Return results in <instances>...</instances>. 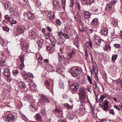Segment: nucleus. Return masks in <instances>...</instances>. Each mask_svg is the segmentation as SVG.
I'll return each mask as SVG.
<instances>
[{"label":"nucleus","instance_id":"f257e3e1","mask_svg":"<svg viewBox=\"0 0 122 122\" xmlns=\"http://www.w3.org/2000/svg\"><path fill=\"white\" fill-rule=\"evenodd\" d=\"M82 69L77 66H75L71 68L69 70V71L71 75L76 79H79L80 74L81 73Z\"/></svg>","mask_w":122,"mask_h":122},{"label":"nucleus","instance_id":"f03ea898","mask_svg":"<svg viewBox=\"0 0 122 122\" xmlns=\"http://www.w3.org/2000/svg\"><path fill=\"white\" fill-rule=\"evenodd\" d=\"M79 84L78 83L75 82L72 84L70 86V88L72 91H74L73 92L75 93L79 88Z\"/></svg>","mask_w":122,"mask_h":122},{"label":"nucleus","instance_id":"7ed1b4c3","mask_svg":"<svg viewBox=\"0 0 122 122\" xmlns=\"http://www.w3.org/2000/svg\"><path fill=\"white\" fill-rule=\"evenodd\" d=\"M79 91L80 99L81 100H82L85 97V89L84 88H82L80 89Z\"/></svg>","mask_w":122,"mask_h":122},{"label":"nucleus","instance_id":"20e7f679","mask_svg":"<svg viewBox=\"0 0 122 122\" xmlns=\"http://www.w3.org/2000/svg\"><path fill=\"white\" fill-rule=\"evenodd\" d=\"M4 74L7 77V81L10 82L11 80V79L10 77V73L9 70L8 69H5L4 70Z\"/></svg>","mask_w":122,"mask_h":122},{"label":"nucleus","instance_id":"39448f33","mask_svg":"<svg viewBox=\"0 0 122 122\" xmlns=\"http://www.w3.org/2000/svg\"><path fill=\"white\" fill-rule=\"evenodd\" d=\"M6 121L7 122H12L15 119L14 116L12 114H9L5 116Z\"/></svg>","mask_w":122,"mask_h":122},{"label":"nucleus","instance_id":"423d86ee","mask_svg":"<svg viewBox=\"0 0 122 122\" xmlns=\"http://www.w3.org/2000/svg\"><path fill=\"white\" fill-rule=\"evenodd\" d=\"M75 54V51H72L71 52L67 54L66 58L64 57V59H66L67 60H69L73 58V57Z\"/></svg>","mask_w":122,"mask_h":122},{"label":"nucleus","instance_id":"0eeeda50","mask_svg":"<svg viewBox=\"0 0 122 122\" xmlns=\"http://www.w3.org/2000/svg\"><path fill=\"white\" fill-rule=\"evenodd\" d=\"M17 31L18 33L23 32L25 30V27L23 25H18L17 27Z\"/></svg>","mask_w":122,"mask_h":122},{"label":"nucleus","instance_id":"6e6552de","mask_svg":"<svg viewBox=\"0 0 122 122\" xmlns=\"http://www.w3.org/2000/svg\"><path fill=\"white\" fill-rule=\"evenodd\" d=\"M74 15L75 20H76L77 18L78 20L79 21L80 23L81 21V18L78 12H76L74 14Z\"/></svg>","mask_w":122,"mask_h":122},{"label":"nucleus","instance_id":"1a4fd4ad","mask_svg":"<svg viewBox=\"0 0 122 122\" xmlns=\"http://www.w3.org/2000/svg\"><path fill=\"white\" fill-rule=\"evenodd\" d=\"M108 102L106 100L103 103V109L104 111H107V110L109 107L108 105Z\"/></svg>","mask_w":122,"mask_h":122},{"label":"nucleus","instance_id":"9d476101","mask_svg":"<svg viewBox=\"0 0 122 122\" xmlns=\"http://www.w3.org/2000/svg\"><path fill=\"white\" fill-rule=\"evenodd\" d=\"M47 16L48 18L50 20H53L55 18L54 12L52 11L49 12Z\"/></svg>","mask_w":122,"mask_h":122},{"label":"nucleus","instance_id":"9b49d317","mask_svg":"<svg viewBox=\"0 0 122 122\" xmlns=\"http://www.w3.org/2000/svg\"><path fill=\"white\" fill-rule=\"evenodd\" d=\"M62 68H63V66L61 64L55 66L54 70L57 72H59L61 71V69Z\"/></svg>","mask_w":122,"mask_h":122},{"label":"nucleus","instance_id":"f8f14e48","mask_svg":"<svg viewBox=\"0 0 122 122\" xmlns=\"http://www.w3.org/2000/svg\"><path fill=\"white\" fill-rule=\"evenodd\" d=\"M113 6L112 5V3H108L106 5V10L107 11H109L112 9Z\"/></svg>","mask_w":122,"mask_h":122},{"label":"nucleus","instance_id":"ddd939ff","mask_svg":"<svg viewBox=\"0 0 122 122\" xmlns=\"http://www.w3.org/2000/svg\"><path fill=\"white\" fill-rule=\"evenodd\" d=\"M34 117L36 119L38 122H41L42 121V118L41 116L39 113H37L35 115Z\"/></svg>","mask_w":122,"mask_h":122},{"label":"nucleus","instance_id":"4468645a","mask_svg":"<svg viewBox=\"0 0 122 122\" xmlns=\"http://www.w3.org/2000/svg\"><path fill=\"white\" fill-rule=\"evenodd\" d=\"M27 16L28 18L31 20H33L34 17L33 14L29 12H27Z\"/></svg>","mask_w":122,"mask_h":122},{"label":"nucleus","instance_id":"2eb2a0df","mask_svg":"<svg viewBox=\"0 0 122 122\" xmlns=\"http://www.w3.org/2000/svg\"><path fill=\"white\" fill-rule=\"evenodd\" d=\"M102 30L101 31V33L104 35H106L108 33V30L106 28H103V27L102 26Z\"/></svg>","mask_w":122,"mask_h":122},{"label":"nucleus","instance_id":"dca6fc26","mask_svg":"<svg viewBox=\"0 0 122 122\" xmlns=\"http://www.w3.org/2000/svg\"><path fill=\"white\" fill-rule=\"evenodd\" d=\"M101 40L98 37H96L94 40L95 44L97 45H99L101 43Z\"/></svg>","mask_w":122,"mask_h":122},{"label":"nucleus","instance_id":"f3484780","mask_svg":"<svg viewBox=\"0 0 122 122\" xmlns=\"http://www.w3.org/2000/svg\"><path fill=\"white\" fill-rule=\"evenodd\" d=\"M83 14L84 15L83 16L84 18H89L91 15V13L89 11L83 12Z\"/></svg>","mask_w":122,"mask_h":122},{"label":"nucleus","instance_id":"a211bd4d","mask_svg":"<svg viewBox=\"0 0 122 122\" xmlns=\"http://www.w3.org/2000/svg\"><path fill=\"white\" fill-rule=\"evenodd\" d=\"M100 98L98 99L99 101L100 102H102L104 99L106 97V95L105 94L101 95L100 96Z\"/></svg>","mask_w":122,"mask_h":122},{"label":"nucleus","instance_id":"6ab92c4d","mask_svg":"<svg viewBox=\"0 0 122 122\" xmlns=\"http://www.w3.org/2000/svg\"><path fill=\"white\" fill-rule=\"evenodd\" d=\"M98 20L97 19L95 18L93 20L92 22V25L97 26Z\"/></svg>","mask_w":122,"mask_h":122},{"label":"nucleus","instance_id":"aec40b11","mask_svg":"<svg viewBox=\"0 0 122 122\" xmlns=\"http://www.w3.org/2000/svg\"><path fill=\"white\" fill-rule=\"evenodd\" d=\"M57 41L58 44L62 45L64 41L63 38H60L57 39Z\"/></svg>","mask_w":122,"mask_h":122},{"label":"nucleus","instance_id":"412c9836","mask_svg":"<svg viewBox=\"0 0 122 122\" xmlns=\"http://www.w3.org/2000/svg\"><path fill=\"white\" fill-rule=\"evenodd\" d=\"M53 6L55 7L56 8H59L60 6V4L56 1H54L53 3Z\"/></svg>","mask_w":122,"mask_h":122},{"label":"nucleus","instance_id":"4be33fe9","mask_svg":"<svg viewBox=\"0 0 122 122\" xmlns=\"http://www.w3.org/2000/svg\"><path fill=\"white\" fill-rule=\"evenodd\" d=\"M41 99L43 102H46L47 103H49L50 102L47 97L45 96H43Z\"/></svg>","mask_w":122,"mask_h":122},{"label":"nucleus","instance_id":"5701e85b","mask_svg":"<svg viewBox=\"0 0 122 122\" xmlns=\"http://www.w3.org/2000/svg\"><path fill=\"white\" fill-rule=\"evenodd\" d=\"M104 49L105 51H109L111 49V46L109 44H107L104 47Z\"/></svg>","mask_w":122,"mask_h":122},{"label":"nucleus","instance_id":"b1692460","mask_svg":"<svg viewBox=\"0 0 122 122\" xmlns=\"http://www.w3.org/2000/svg\"><path fill=\"white\" fill-rule=\"evenodd\" d=\"M19 86L20 88L21 89L25 88V85L23 82H20L19 83Z\"/></svg>","mask_w":122,"mask_h":122},{"label":"nucleus","instance_id":"393cba45","mask_svg":"<svg viewBox=\"0 0 122 122\" xmlns=\"http://www.w3.org/2000/svg\"><path fill=\"white\" fill-rule=\"evenodd\" d=\"M95 64V65H94V72L95 74V75H97L98 73V69L97 67V66L95 62H94Z\"/></svg>","mask_w":122,"mask_h":122},{"label":"nucleus","instance_id":"a878e982","mask_svg":"<svg viewBox=\"0 0 122 122\" xmlns=\"http://www.w3.org/2000/svg\"><path fill=\"white\" fill-rule=\"evenodd\" d=\"M1 26L2 27V29L3 30L7 32L8 31H9V28L7 26H5H5H4L3 25H1Z\"/></svg>","mask_w":122,"mask_h":122},{"label":"nucleus","instance_id":"bb28decb","mask_svg":"<svg viewBox=\"0 0 122 122\" xmlns=\"http://www.w3.org/2000/svg\"><path fill=\"white\" fill-rule=\"evenodd\" d=\"M4 5L5 8L7 9L11 6V4L10 2H7L4 4Z\"/></svg>","mask_w":122,"mask_h":122},{"label":"nucleus","instance_id":"cd10ccee","mask_svg":"<svg viewBox=\"0 0 122 122\" xmlns=\"http://www.w3.org/2000/svg\"><path fill=\"white\" fill-rule=\"evenodd\" d=\"M85 45L87 47L92 48V43L90 42H88L86 43Z\"/></svg>","mask_w":122,"mask_h":122},{"label":"nucleus","instance_id":"c85d7f7f","mask_svg":"<svg viewBox=\"0 0 122 122\" xmlns=\"http://www.w3.org/2000/svg\"><path fill=\"white\" fill-rule=\"evenodd\" d=\"M117 54H114L112 55V60L113 61H115L117 57Z\"/></svg>","mask_w":122,"mask_h":122},{"label":"nucleus","instance_id":"c756f323","mask_svg":"<svg viewBox=\"0 0 122 122\" xmlns=\"http://www.w3.org/2000/svg\"><path fill=\"white\" fill-rule=\"evenodd\" d=\"M30 110L33 112H35L37 110V108L34 107L33 106L31 105L30 107Z\"/></svg>","mask_w":122,"mask_h":122},{"label":"nucleus","instance_id":"7c9ffc66","mask_svg":"<svg viewBox=\"0 0 122 122\" xmlns=\"http://www.w3.org/2000/svg\"><path fill=\"white\" fill-rule=\"evenodd\" d=\"M53 112L57 113L61 112V111L59 108H55L53 110Z\"/></svg>","mask_w":122,"mask_h":122},{"label":"nucleus","instance_id":"2f4dec72","mask_svg":"<svg viewBox=\"0 0 122 122\" xmlns=\"http://www.w3.org/2000/svg\"><path fill=\"white\" fill-rule=\"evenodd\" d=\"M5 62L3 60L2 58L0 61V64L1 65V66H2L5 65Z\"/></svg>","mask_w":122,"mask_h":122},{"label":"nucleus","instance_id":"473e14b6","mask_svg":"<svg viewBox=\"0 0 122 122\" xmlns=\"http://www.w3.org/2000/svg\"><path fill=\"white\" fill-rule=\"evenodd\" d=\"M39 56V57L38 59V61L39 63H41L42 60V57L39 54H36V56Z\"/></svg>","mask_w":122,"mask_h":122},{"label":"nucleus","instance_id":"72a5a7b5","mask_svg":"<svg viewBox=\"0 0 122 122\" xmlns=\"http://www.w3.org/2000/svg\"><path fill=\"white\" fill-rule=\"evenodd\" d=\"M87 79L90 84L92 85V84L91 78L89 75L87 76Z\"/></svg>","mask_w":122,"mask_h":122},{"label":"nucleus","instance_id":"f704fd0d","mask_svg":"<svg viewBox=\"0 0 122 122\" xmlns=\"http://www.w3.org/2000/svg\"><path fill=\"white\" fill-rule=\"evenodd\" d=\"M4 17L5 19L8 21H9L11 18L7 15H5L4 16Z\"/></svg>","mask_w":122,"mask_h":122},{"label":"nucleus","instance_id":"c9c22d12","mask_svg":"<svg viewBox=\"0 0 122 122\" xmlns=\"http://www.w3.org/2000/svg\"><path fill=\"white\" fill-rule=\"evenodd\" d=\"M56 23L57 25L58 26L60 25L61 24V23L59 19H57L56 20Z\"/></svg>","mask_w":122,"mask_h":122},{"label":"nucleus","instance_id":"e433bc0d","mask_svg":"<svg viewBox=\"0 0 122 122\" xmlns=\"http://www.w3.org/2000/svg\"><path fill=\"white\" fill-rule=\"evenodd\" d=\"M19 72L18 71L16 70H14L13 71V75L15 76H16L18 74Z\"/></svg>","mask_w":122,"mask_h":122},{"label":"nucleus","instance_id":"4c0bfd02","mask_svg":"<svg viewBox=\"0 0 122 122\" xmlns=\"http://www.w3.org/2000/svg\"><path fill=\"white\" fill-rule=\"evenodd\" d=\"M57 33L58 35L60 36H63V34H64V33H63V32L61 31H58Z\"/></svg>","mask_w":122,"mask_h":122},{"label":"nucleus","instance_id":"58836bf2","mask_svg":"<svg viewBox=\"0 0 122 122\" xmlns=\"http://www.w3.org/2000/svg\"><path fill=\"white\" fill-rule=\"evenodd\" d=\"M42 100L41 99L39 100V102H38V103L39 106H41L43 105V102H42Z\"/></svg>","mask_w":122,"mask_h":122},{"label":"nucleus","instance_id":"ea45409f","mask_svg":"<svg viewBox=\"0 0 122 122\" xmlns=\"http://www.w3.org/2000/svg\"><path fill=\"white\" fill-rule=\"evenodd\" d=\"M109 112L110 114L113 115H114L115 114V113L113 109H109Z\"/></svg>","mask_w":122,"mask_h":122},{"label":"nucleus","instance_id":"a19ab883","mask_svg":"<svg viewBox=\"0 0 122 122\" xmlns=\"http://www.w3.org/2000/svg\"><path fill=\"white\" fill-rule=\"evenodd\" d=\"M63 36L64 37L65 39H68L69 38V36L65 33H64Z\"/></svg>","mask_w":122,"mask_h":122},{"label":"nucleus","instance_id":"79ce46f5","mask_svg":"<svg viewBox=\"0 0 122 122\" xmlns=\"http://www.w3.org/2000/svg\"><path fill=\"white\" fill-rule=\"evenodd\" d=\"M45 85L47 87H48L50 86V84L49 83L47 80H46L45 81Z\"/></svg>","mask_w":122,"mask_h":122},{"label":"nucleus","instance_id":"37998d69","mask_svg":"<svg viewBox=\"0 0 122 122\" xmlns=\"http://www.w3.org/2000/svg\"><path fill=\"white\" fill-rule=\"evenodd\" d=\"M29 36H32L33 35L35 34V32L34 31H32L30 30L29 32Z\"/></svg>","mask_w":122,"mask_h":122},{"label":"nucleus","instance_id":"c03bdc74","mask_svg":"<svg viewBox=\"0 0 122 122\" xmlns=\"http://www.w3.org/2000/svg\"><path fill=\"white\" fill-rule=\"evenodd\" d=\"M23 63H22L20 64V68L21 70H22L25 65H24Z\"/></svg>","mask_w":122,"mask_h":122},{"label":"nucleus","instance_id":"a18cd8bd","mask_svg":"<svg viewBox=\"0 0 122 122\" xmlns=\"http://www.w3.org/2000/svg\"><path fill=\"white\" fill-rule=\"evenodd\" d=\"M94 52L97 55H102V52H99L97 50L94 51Z\"/></svg>","mask_w":122,"mask_h":122},{"label":"nucleus","instance_id":"49530a36","mask_svg":"<svg viewBox=\"0 0 122 122\" xmlns=\"http://www.w3.org/2000/svg\"><path fill=\"white\" fill-rule=\"evenodd\" d=\"M93 87L94 89H96L97 88V85L96 82H94L93 84Z\"/></svg>","mask_w":122,"mask_h":122},{"label":"nucleus","instance_id":"de8ad7c7","mask_svg":"<svg viewBox=\"0 0 122 122\" xmlns=\"http://www.w3.org/2000/svg\"><path fill=\"white\" fill-rule=\"evenodd\" d=\"M121 82V81L120 79H118L116 80V83L117 85H119Z\"/></svg>","mask_w":122,"mask_h":122},{"label":"nucleus","instance_id":"09e8293b","mask_svg":"<svg viewBox=\"0 0 122 122\" xmlns=\"http://www.w3.org/2000/svg\"><path fill=\"white\" fill-rule=\"evenodd\" d=\"M64 105L65 106L67 107V108H71V106L67 103H65L64 104Z\"/></svg>","mask_w":122,"mask_h":122},{"label":"nucleus","instance_id":"8fccbe9b","mask_svg":"<svg viewBox=\"0 0 122 122\" xmlns=\"http://www.w3.org/2000/svg\"><path fill=\"white\" fill-rule=\"evenodd\" d=\"M27 75L29 76L32 78H33L34 77V76L31 73L28 72Z\"/></svg>","mask_w":122,"mask_h":122},{"label":"nucleus","instance_id":"3c124183","mask_svg":"<svg viewBox=\"0 0 122 122\" xmlns=\"http://www.w3.org/2000/svg\"><path fill=\"white\" fill-rule=\"evenodd\" d=\"M16 23V21L15 20H13L12 22L10 23V24L12 26H13V24H15Z\"/></svg>","mask_w":122,"mask_h":122},{"label":"nucleus","instance_id":"603ef678","mask_svg":"<svg viewBox=\"0 0 122 122\" xmlns=\"http://www.w3.org/2000/svg\"><path fill=\"white\" fill-rule=\"evenodd\" d=\"M52 37L54 39V40H55V39L54 37L53 36H52ZM51 43H52V45H53V46L54 47L55 46L56 44V42L55 41V40L53 41L52 42L51 41Z\"/></svg>","mask_w":122,"mask_h":122},{"label":"nucleus","instance_id":"864d4df0","mask_svg":"<svg viewBox=\"0 0 122 122\" xmlns=\"http://www.w3.org/2000/svg\"><path fill=\"white\" fill-rule=\"evenodd\" d=\"M46 29L47 30L50 32L52 31V28L49 26H47L46 27Z\"/></svg>","mask_w":122,"mask_h":122},{"label":"nucleus","instance_id":"5fc2aeb1","mask_svg":"<svg viewBox=\"0 0 122 122\" xmlns=\"http://www.w3.org/2000/svg\"><path fill=\"white\" fill-rule=\"evenodd\" d=\"M33 85H34V84L32 81H30L29 82V86L30 88Z\"/></svg>","mask_w":122,"mask_h":122},{"label":"nucleus","instance_id":"6e6d98bb","mask_svg":"<svg viewBox=\"0 0 122 122\" xmlns=\"http://www.w3.org/2000/svg\"><path fill=\"white\" fill-rule=\"evenodd\" d=\"M117 2V1L116 0H112L111 3H112V5H113L115 4Z\"/></svg>","mask_w":122,"mask_h":122},{"label":"nucleus","instance_id":"4d7b16f0","mask_svg":"<svg viewBox=\"0 0 122 122\" xmlns=\"http://www.w3.org/2000/svg\"><path fill=\"white\" fill-rule=\"evenodd\" d=\"M65 2L66 1H62V6L63 8L64 9L65 6Z\"/></svg>","mask_w":122,"mask_h":122},{"label":"nucleus","instance_id":"13d9d810","mask_svg":"<svg viewBox=\"0 0 122 122\" xmlns=\"http://www.w3.org/2000/svg\"><path fill=\"white\" fill-rule=\"evenodd\" d=\"M75 46L77 47H78L79 46V44L77 42L75 41L74 43Z\"/></svg>","mask_w":122,"mask_h":122},{"label":"nucleus","instance_id":"bf43d9fd","mask_svg":"<svg viewBox=\"0 0 122 122\" xmlns=\"http://www.w3.org/2000/svg\"><path fill=\"white\" fill-rule=\"evenodd\" d=\"M114 46L117 48H119L120 47V46L119 44H115L114 45Z\"/></svg>","mask_w":122,"mask_h":122},{"label":"nucleus","instance_id":"052dcab7","mask_svg":"<svg viewBox=\"0 0 122 122\" xmlns=\"http://www.w3.org/2000/svg\"><path fill=\"white\" fill-rule=\"evenodd\" d=\"M114 107L115 108L118 110H120V109L119 106L117 105H114Z\"/></svg>","mask_w":122,"mask_h":122},{"label":"nucleus","instance_id":"680f3d73","mask_svg":"<svg viewBox=\"0 0 122 122\" xmlns=\"http://www.w3.org/2000/svg\"><path fill=\"white\" fill-rule=\"evenodd\" d=\"M52 46L50 45L48 47H47V50L50 51L51 49Z\"/></svg>","mask_w":122,"mask_h":122},{"label":"nucleus","instance_id":"e2e57ef3","mask_svg":"<svg viewBox=\"0 0 122 122\" xmlns=\"http://www.w3.org/2000/svg\"><path fill=\"white\" fill-rule=\"evenodd\" d=\"M58 56H59V58L61 60H62L64 59V57H63L64 58L62 57V56H61V55L59 53L58 54ZM63 57H64L63 56Z\"/></svg>","mask_w":122,"mask_h":122},{"label":"nucleus","instance_id":"0e129e2a","mask_svg":"<svg viewBox=\"0 0 122 122\" xmlns=\"http://www.w3.org/2000/svg\"><path fill=\"white\" fill-rule=\"evenodd\" d=\"M113 100L115 102H118V99L117 98L115 97H113Z\"/></svg>","mask_w":122,"mask_h":122},{"label":"nucleus","instance_id":"69168bd1","mask_svg":"<svg viewBox=\"0 0 122 122\" xmlns=\"http://www.w3.org/2000/svg\"><path fill=\"white\" fill-rule=\"evenodd\" d=\"M20 60L21 62L23 63L24 61V57L23 56H21L20 58Z\"/></svg>","mask_w":122,"mask_h":122},{"label":"nucleus","instance_id":"338daca9","mask_svg":"<svg viewBox=\"0 0 122 122\" xmlns=\"http://www.w3.org/2000/svg\"><path fill=\"white\" fill-rule=\"evenodd\" d=\"M94 78L96 81H98V76L97 75H95V76H94Z\"/></svg>","mask_w":122,"mask_h":122},{"label":"nucleus","instance_id":"774afa93","mask_svg":"<svg viewBox=\"0 0 122 122\" xmlns=\"http://www.w3.org/2000/svg\"><path fill=\"white\" fill-rule=\"evenodd\" d=\"M31 89H32L33 90H35L36 89V87H35V86L33 85L30 88Z\"/></svg>","mask_w":122,"mask_h":122}]
</instances>
